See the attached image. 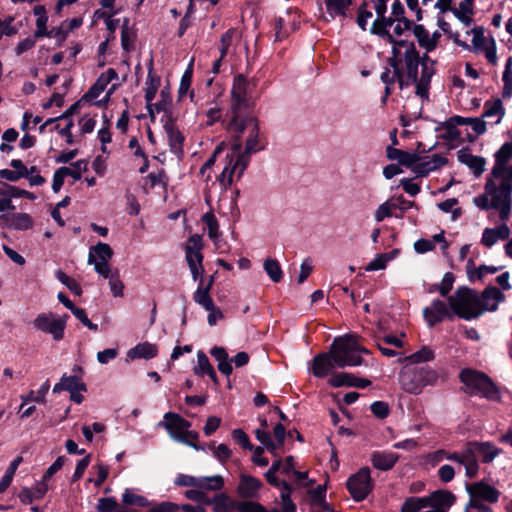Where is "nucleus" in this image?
Listing matches in <instances>:
<instances>
[{
    "instance_id": "obj_43",
    "label": "nucleus",
    "mask_w": 512,
    "mask_h": 512,
    "mask_svg": "<svg viewBox=\"0 0 512 512\" xmlns=\"http://www.w3.org/2000/svg\"><path fill=\"white\" fill-rule=\"evenodd\" d=\"M113 255L111 247L106 243H98L91 248L88 255V263L91 264L95 261L108 262Z\"/></svg>"
},
{
    "instance_id": "obj_19",
    "label": "nucleus",
    "mask_w": 512,
    "mask_h": 512,
    "mask_svg": "<svg viewBox=\"0 0 512 512\" xmlns=\"http://www.w3.org/2000/svg\"><path fill=\"white\" fill-rule=\"evenodd\" d=\"M421 65V75L418 77L416 74V80H412L416 84V94L421 98L428 99L429 87L432 76L435 74V62L428 56L419 60Z\"/></svg>"
},
{
    "instance_id": "obj_42",
    "label": "nucleus",
    "mask_w": 512,
    "mask_h": 512,
    "mask_svg": "<svg viewBox=\"0 0 512 512\" xmlns=\"http://www.w3.org/2000/svg\"><path fill=\"white\" fill-rule=\"evenodd\" d=\"M50 389L49 380H46L37 391L30 390L28 394L21 395L20 399L22 401L20 405V410L24 408V406L29 402H37V403H45L46 395Z\"/></svg>"
},
{
    "instance_id": "obj_61",
    "label": "nucleus",
    "mask_w": 512,
    "mask_h": 512,
    "mask_svg": "<svg viewBox=\"0 0 512 512\" xmlns=\"http://www.w3.org/2000/svg\"><path fill=\"white\" fill-rule=\"evenodd\" d=\"M107 86L108 85L104 82V80L98 77L96 82L92 85L84 97L89 100L97 99L101 93L104 92Z\"/></svg>"
},
{
    "instance_id": "obj_17",
    "label": "nucleus",
    "mask_w": 512,
    "mask_h": 512,
    "mask_svg": "<svg viewBox=\"0 0 512 512\" xmlns=\"http://www.w3.org/2000/svg\"><path fill=\"white\" fill-rule=\"evenodd\" d=\"M210 354L218 362L219 371L226 376H229L233 371L231 362H234L236 367H243L249 362V355L246 352H239L230 360L228 353L223 347H213L210 350Z\"/></svg>"
},
{
    "instance_id": "obj_32",
    "label": "nucleus",
    "mask_w": 512,
    "mask_h": 512,
    "mask_svg": "<svg viewBox=\"0 0 512 512\" xmlns=\"http://www.w3.org/2000/svg\"><path fill=\"white\" fill-rule=\"evenodd\" d=\"M335 363L330 355L322 353L314 357L312 362V372L315 377L323 378L334 368Z\"/></svg>"
},
{
    "instance_id": "obj_48",
    "label": "nucleus",
    "mask_w": 512,
    "mask_h": 512,
    "mask_svg": "<svg viewBox=\"0 0 512 512\" xmlns=\"http://www.w3.org/2000/svg\"><path fill=\"white\" fill-rule=\"evenodd\" d=\"M22 461L23 458L21 456H18L10 463L8 469L6 470L4 476L0 481V493H3L10 486L14 474Z\"/></svg>"
},
{
    "instance_id": "obj_54",
    "label": "nucleus",
    "mask_w": 512,
    "mask_h": 512,
    "mask_svg": "<svg viewBox=\"0 0 512 512\" xmlns=\"http://www.w3.org/2000/svg\"><path fill=\"white\" fill-rule=\"evenodd\" d=\"M62 172L66 177L70 176L74 180H80L82 172L87 169V163L84 160H78L72 164V167H61Z\"/></svg>"
},
{
    "instance_id": "obj_5",
    "label": "nucleus",
    "mask_w": 512,
    "mask_h": 512,
    "mask_svg": "<svg viewBox=\"0 0 512 512\" xmlns=\"http://www.w3.org/2000/svg\"><path fill=\"white\" fill-rule=\"evenodd\" d=\"M438 373L427 366L405 365L399 374L401 388L410 394H419L428 385L436 384Z\"/></svg>"
},
{
    "instance_id": "obj_51",
    "label": "nucleus",
    "mask_w": 512,
    "mask_h": 512,
    "mask_svg": "<svg viewBox=\"0 0 512 512\" xmlns=\"http://www.w3.org/2000/svg\"><path fill=\"white\" fill-rule=\"evenodd\" d=\"M171 106V97L168 91L165 89L160 92V99L156 103L152 102L153 113L164 112L163 119H166L167 115H171L169 109Z\"/></svg>"
},
{
    "instance_id": "obj_21",
    "label": "nucleus",
    "mask_w": 512,
    "mask_h": 512,
    "mask_svg": "<svg viewBox=\"0 0 512 512\" xmlns=\"http://www.w3.org/2000/svg\"><path fill=\"white\" fill-rule=\"evenodd\" d=\"M423 315L429 326H434L446 318L451 319L453 313L449 305L442 300L436 299L432 301L430 306L424 308Z\"/></svg>"
},
{
    "instance_id": "obj_3",
    "label": "nucleus",
    "mask_w": 512,
    "mask_h": 512,
    "mask_svg": "<svg viewBox=\"0 0 512 512\" xmlns=\"http://www.w3.org/2000/svg\"><path fill=\"white\" fill-rule=\"evenodd\" d=\"M226 130L233 143L242 144V153L251 155L264 150L266 142L260 133L258 120L252 114L240 117H230L226 120Z\"/></svg>"
},
{
    "instance_id": "obj_20",
    "label": "nucleus",
    "mask_w": 512,
    "mask_h": 512,
    "mask_svg": "<svg viewBox=\"0 0 512 512\" xmlns=\"http://www.w3.org/2000/svg\"><path fill=\"white\" fill-rule=\"evenodd\" d=\"M512 159V142L504 143L495 153V163L492 168L493 176H508L512 178V165L509 161Z\"/></svg>"
},
{
    "instance_id": "obj_55",
    "label": "nucleus",
    "mask_w": 512,
    "mask_h": 512,
    "mask_svg": "<svg viewBox=\"0 0 512 512\" xmlns=\"http://www.w3.org/2000/svg\"><path fill=\"white\" fill-rule=\"evenodd\" d=\"M232 506L237 512H265V508L252 501H232Z\"/></svg>"
},
{
    "instance_id": "obj_37",
    "label": "nucleus",
    "mask_w": 512,
    "mask_h": 512,
    "mask_svg": "<svg viewBox=\"0 0 512 512\" xmlns=\"http://www.w3.org/2000/svg\"><path fill=\"white\" fill-rule=\"evenodd\" d=\"M387 157L390 160L397 161L399 164L413 169L414 164L419 160L417 153H409L397 148L388 147Z\"/></svg>"
},
{
    "instance_id": "obj_14",
    "label": "nucleus",
    "mask_w": 512,
    "mask_h": 512,
    "mask_svg": "<svg viewBox=\"0 0 512 512\" xmlns=\"http://www.w3.org/2000/svg\"><path fill=\"white\" fill-rule=\"evenodd\" d=\"M68 315L55 317L52 313H41L33 321L34 327L42 332L51 334L56 341L62 340Z\"/></svg>"
},
{
    "instance_id": "obj_38",
    "label": "nucleus",
    "mask_w": 512,
    "mask_h": 512,
    "mask_svg": "<svg viewBox=\"0 0 512 512\" xmlns=\"http://www.w3.org/2000/svg\"><path fill=\"white\" fill-rule=\"evenodd\" d=\"M145 85V100L147 104V109L149 114L153 116L152 102L158 91L160 85V78L152 73V69L149 70Z\"/></svg>"
},
{
    "instance_id": "obj_63",
    "label": "nucleus",
    "mask_w": 512,
    "mask_h": 512,
    "mask_svg": "<svg viewBox=\"0 0 512 512\" xmlns=\"http://www.w3.org/2000/svg\"><path fill=\"white\" fill-rule=\"evenodd\" d=\"M71 312L88 329L92 331L98 330V325L90 321L84 309L75 307Z\"/></svg>"
},
{
    "instance_id": "obj_2",
    "label": "nucleus",
    "mask_w": 512,
    "mask_h": 512,
    "mask_svg": "<svg viewBox=\"0 0 512 512\" xmlns=\"http://www.w3.org/2000/svg\"><path fill=\"white\" fill-rule=\"evenodd\" d=\"M488 180L485 192L473 199L474 204L483 210L495 209L499 211L501 222H506L512 208V178L508 176H493Z\"/></svg>"
},
{
    "instance_id": "obj_30",
    "label": "nucleus",
    "mask_w": 512,
    "mask_h": 512,
    "mask_svg": "<svg viewBox=\"0 0 512 512\" xmlns=\"http://www.w3.org/2000/svg\"><path fill=\"white\" fill-rule=\"evenodd\" d=\"M202 239L199 235L195 234L189 238V243L185 248L186 261L189 267L200 266L203 261L201 253Z\"/></svg>"
},
{
    "instance_id": "obj_29",
    "label": "nucleus",
    "mask_w": 512,
    "mask_h": 512,
    "mask_svg": "<svg viewBox=\"0 0 512 512\" xmlns=\"http://www.w3.org/2000/svg\"><path fill=\"white\" fill-rule=\"evenodd\" d=\"M510 228L505 222L494 228H485L482 233L481 243L485 247H492L500 240H507L510 237Z\"/></svg>"
},
{
    "instance_id": "obj_27",
    "label": "nucleus",
    "mask_w": 512,
    "mask_h": 512,
    "mask_svg": "<svg viewBox=\"0 0 512 512\" xmlns=\"http://www.w3.org/2000/svg\"><path fill=\"white\" fill-rule=\"evenodd\" d=\"M505 295L496 287H487L481 295H478L481 314L484 311H495L498 304L504 301Z\"/></svg>"
},
{
    "instance_id": "obj_26",
    "label": "nucleus",
    "mask_w": 512,
    "mask_h": 512,
    "mask_svg": "<svg viewBox=\"0 0 512 512\" xmlns=\"http://www.w3.org/2000/svg\"><path fill=\"white\" fill-rule=\"evenodd\" d=\"M33 226V220L27 213H11L0 215V227L15 230H28Z\"/></svg>"
},
{
    "instance_id": "obj_7",
    "label": "nucleus",
    "mask_w": 512,
    "mask_h": 512,
    "mask_svg": "<svg viewBox=\"0 0 512 512\" xmlns=\"http://www.w3.org/2000/svg\"><path fill=\"white\" fill-rule=\"evenodd\" d=\"M249 162L250 157L242 153V144L233 143L225 155L222 172L217 177L220 185L225 189L230 187L235 176L240 178L243 175Z\"/></svg>"
},
{
    "instance_id": "obj_6",
    "label": "nucleus",
    "mask_w": 512,
    "mask_h": 512,
    "mask_svg": "<svg viewBox=\"0 0 512 512\" xmlns=\"http://www.w3.org/2000/svg\"><path fill=\"white\" fill-rule=\"evenodd\" d=\"M460 380L469 395H479L488 400H498L500 393L494 382L483 372L473 369H463Z\"/></svg>"
},
{
    "instance_id": "obj_64",
    "label": "nucleus",
    "mask_w": 512,
    "mask_h": 512,
    "mask_svg": "<svg viewBox=\"0 0 512 512\" xmlns=\"http://www.w3.org/2000/svg\"><path fill=\"white\" fill-rule=\"evenodd\" d=\"M472 33V44L474 48H484L486 38L484 36V29L482 27H475L471 30Z\"/></svg>"
},
{
    "instance_id": "obj_11",
    "label": "nucleus",
    "mask_w": 512,
    "mask_h": 512,
    "mask_svg": "<svg viewBox=\"0 0 512 512\" xmlns=\"http://www.w3.org/2000/svg\"><path fill=\"white\" fill-rule=\"evenodd\" d=\"M412 22L407 18L392 19V17L376 19L371 27V32L385 39L392 44H397L401 40H396L395 37H400L404 32L411 29Z\"/></svg>"
},
{
    "instance_id": "obj_25",
    "label": "nucleus",
    "mask_w": 512,
    "mask_h": 512,
    "mask_svg": "<svg viewBox=\"0 0 512 512\" xmlns=\"http://www.w3.org/2000/svg\"><path fill=\"white\" fill-rule=\"evenodd\" d=\"M505 116V108L501 99L487 100L483 106L481 118L487 122V125L499 124Z\"/></svg>"
},
{
    "instance_id": "obj_46",
    "label": "nucleus",
    "mask_w": 512,
    "mask_h": 512,
    "mask_svg": "<svg viewBox=\"0 0 512 512\" xmlns=\"http://www.w3.org/2000/svg\"><path fill=\"white\" fill-rule=\"evenodd\" d=\"M202 221L207 227L209 238L213 240L216 248H220L218 243L220 241L219 225L216 217L212 213H206L203 215Z\"/></svg>"
},
{
    "instance_id": "obj_34",
    "label": "nucleus",
    "mask_w": 512,
    "mask_h": 512,
    "mask_svg": "<svg viewBox=\"0 0 512 512\" xmlns=\"http://www.w3.org/2000/svg\"><path fill=\"white\" fill-rule=\"evenodd\" d=\"M213 284V277L210 278L208 284L204 286L203 279L200 280L197 290L194 293V301L202 306L205 310L213 309L214 302L210 296V289Z\"/></svg>"
},
{
    "instance_id": "obj_1",
    "label": "nucleus",
    "mask_w": 512,
    "mask_h": 512,
    "mask_svg": "<svg viewBox=\"0 0 512 512\" xmlns=\"http://www.w3.org/2000/svg\"><path fill=\"white\" fill-rule=\"evenodd\" d=\"M402 61L405 63L408 79L416 80L417 68L419 67V53L413 42L400 41L394 44L392 56L389 59L391 68H385L380 75L381 81L385 84L383 103L386 102L387 97L393 92L396 82H398L400 89L405 85L404 75L399 68Z\"/></svg>"
},
{
    "instance_id": "obj_28",
    "label": "nucleus",
    "mask_w": 512,
    "mask_h": 512,
    "mask_svg": "<svg viewBox=\"0 0 512 512\" xmlns=\"http://www.w3.org/2000/svg\"><path fill=\"white\" fill-rule=\"evenodd\" d=\"M413 34L416 37L419 46L425 49L426 52L433 51L441 38V33L439 31H435L430 34L429 31L421 24L413 27Z\"/></svg>"
},
{
    "instance_id": "obj_16",
    "label": "nucleus",
    "mask_w": 512,
    "mask_h": 512,
    "mask_svg": "<svg viewBox=\"0 0 512 512\" xmlns=\"http://www.w3.org/2000/svg\"><path fill=\"white\" fill-rule=\"evenodd\" d=\"M352 0H323L319 7V18L329 23L335 19L343 20L348 17Z\"/></svg>"
},
{
    "instance_id": "obj_57",
    "label": "nucleus",
    "mask_w": 512,
    "mask_h": 512,
    "mask_svg": "<svg viewBox=\"0 0 512 512\" xmlns=\"http://www.w3.org/2000/svg\"><path fill=\"white\" fill-rule=\"evenodd\" d=\"M63 382L65 390L69 391L70 394L76 391H85L86 387L84 383L80 381L77 376H66L63 375Z\"/></svg>"
},
{
    "instance_id": "obj_22",
    "label": "nucleus",
    "mask_w": 512,
    "mask_h": 512,
    "mask_svg": "<svg viewBox=\"0 0 512 512\" xmlns=\"http://www.w3.org/2000/svg\"><path fill=\"white\" fill-rule=\"evenodd\" d=\"M447 163L446 158L439 154H433L421 158L414 164L412 171L419 177H426L430 172L435 171Z\"/></svg>"
},
{
    "instance_id": "obj_9",
    "label": "nucleus",
    "mask_w": 512,
    "mask_h": 512,
    "mask_svg": "<svg viewBox=\"0 0 512 512\" xmlns=\"http://www.w3.org/2000/svg\"><path fill=\"white\" fill-rule=\"evenodd\" d=\"M448 302L452 313L459 318L470 320L481 315L478 294L469 288H458L448 297Z\"/></svg>"
},
{
    "instance_id": "obj_41",
    "label": "nucleus",
    "mask_w": 512,
    "mask_h": 512,
    "mask_svg": "<svg viewBox=\"0 0 512 512\" xmlns=\"http://www.w3.org/2000/svg\"><path fill=\"white\" fill-rule=\"evenodd\" d=\"M33 12L37 16L35 37H51L53 31L47 30L48 16L45 7L37 5L34 7Z\"/></svg>"
},
{
    "instance_id": "obj_39",
    "label": "nucleus",
    "mask_w": 512,
    "mask_h": 512,
    "mask_svg": "<svg viewBox=\"0 0 512 512\" xmlns=\"http://www.w3.org/2000/svg\"><path fill=\"white\" fill-rule=\"evenodd\" d=\"M194 373L200 376L207 375L215 384L218 383L216 372L203 351L197 353V365L194 367Z\"/></svg>"
},
{
    "instance_id": "obj_47",
    "label": "nucleus",
    "mask_w": 512,
    "mask_h": 512,
    "mask_svg": "<svg viewBox=\"0 0 512 512\" xmlns=\"http://www.w3.org/2000/svg\"><path fill=\"white\" fill-rule=\"evenodd\" d=\"M397 207H399V204L393 200H387L380 204L374 213L375 221L379 223L382 222L385 218L393 216L394 210H396Z\"/></svg>"
},
{
    "instance_id": "obj_59",
    "label": "nucleus",
    "mask_w": 512,
    "mask_h": 512,
    "mask_svg": "<svg viewBox=\"0 0 512 512\" xmlns=\"http://www.w3.org/2000/svg\"><path fill=\"white\" fill-rule=\"evenodd\" d=\"M192 83V69L188 68L182 75L178 95L182 99L189 91Z\"/></svg>"
},
{
    "instance_id": "obj_10",
    "label": "nucleus",
    "mask_w": 512,
    "mask_h": 512,
    "mask_svg": "<svg viewBox=\"0 0 512 512\" xmlns=\"http://www.w3.org/2000/svg\"><path fill=\"white\" fill-rule=\"evenodd\" d=\"M158 426L165 428L172 439L187 445L194 446L193 442L198 439V433L189 430L190 422L174 412L165 413Z\"/></svg>"
},
{
    "instance_id": "obj_62",
    "label": "nucleus",
    "mask_w": 512,
    "mask_h": 512,
    "mask_svg": "<svg viewBox=\"0 0 512 512\" xmlns=\"http://www.w3.org/2000/svg\"><path fill=\"white\" fill-rule=\"evenodd\" d=\"M185 497L189 500L199 502V503H205V504L211 503L210 498L205 493H203L202 490H198L195 487H191V489L187 490L185 492Z\"/></svg>"
},
{
    "instance_id": "obj_15",
    "label": "nucleus",
    "mask_w": 512,
    "mask_h": 512,
    "mask_svg": "<svg viewBox=\"0 0 512 512\" xmlns=\"http://www.w3.org/2000/svg\"><path fill=\"white\" fill-rule=\"evenodd\" d=\"M445 459L458 463L465 468V475L468 478H474L479 472V463L477 458L472 454L466 443L460 452L439 451Z\"/></svg>"
},
{
    "instance_id": "obj_52",
    "label": "nucleus",
    "mask_w": 512,
    "mask_h": 512,
    "mask_svg": "<svg viewBox=\"0 0 512 512\" xmlns=\"http://www.w3.org/2000/svg\"><path fill=\"white\" fill-rule=\"evenodd\" d=\"M434 353L428 347H423L421 350L406 356L403 362H409L410 364L423 363L433 360Z\"/></svg>"
},
{
    "instance_id": "obj_53",
    "label": "nucleus",
    "mask_w": 512,
    "mask_h": 512,
    "mask_svg": "<svg viewBox=\"0 0 512 512\" xmlns=\"http://www.w3.org/2000/svg\"><path fill=\"white\" fill-rule=\"evenodd\" d=\"M55 276L57 280L64 284L71 292L76 295H81L82 289L74 278L68 276L62 270H57Z\"/></svg>"
},
{
    "instance_id": "obj_45",
    "label": "nucleus",
    "mask_w": 512,
    "mask_h": 512,
    "mask_svg": "<svg viewBox=\"0 0 512 512\" xmlns=\"http://www.w3.org/2000/svg\"><path fill=\"white\" fill-rule=\"evenodd\" d=\"M122 503L125 507H147L149 502L147 498L135 493L132 489H125L122 494Z\"/></svg>"
},
{
    "instance_id": "obj_13",
    "label": "nucleus",
    "mask_w": 512,
    "mask_h": 512,
    "mask_svg": "<svg viewBox=\"0 0 512 512\" xmlns=\"http://www.w3.org/2000/svg\"><path fill=\"white\" fill-rule=\"evenodd\" d=\"M374 486L368 467L361 468L357 473L349 477L347 489L355 501L364 500Z\"/></svg>"
},
{
    "instance_id": "obj_33",
    "label": "nucleus",
    "mask_w": 512,
    "mask_h": 512,
    "mask_svg": "<svg viewBox=\"0 0 512 512\" xmlns=\"http://www.w3.org/2000/svg\"><path fill=\"white\" fill-rule=\"evenodd\" d=\"M262 483L257 478L250 475H241L238 485V493L243 498L256 497Z\"/></svg>"
},
{
    "instance_id": "obj_12",
    "label": "nucleus",
    "mask_w": 512,
    "mask_h": 512,
    "mask_svg": "<svg viewBox=\"0 0 512 512\" xmlns=\"http://www.w3.org/2000/svg\"><path fill=\"white\" fill-rule=\"evenodd\" d=\"M469 494V507L482 508L486 506L483 502L490 504L497 503L500 498V491L485 481H478L466 485Z\"/></svg>"
},
{
    "instance_id": "obj_58",
    "label": "nucleus",
    "mask_w": 512,
    "mask_h": 512,
    "mask_svg": "<svg viewBox=\"0 0 512 512\" xmlns=\"http://www.w3.org/2000/svg\"><path fill=\"white\" fill-rule=\"evenodd\" d=\"M354 376L350 373H337L329 379V384L333 387L352 386Z\"/></svg>"
},
{
    "instance_id": "obj_18",
    "label": "nucleus",
    "mask_w": 512,
    "mask_h": 512,
    "mask_svg": "<svg viewBox=\"0 0 512 512\" xmlns=\"http://www.w3.org/2000/svg\"><path fill=\"white\" fill-rule=\"evenodd\" d=\"M300 24V17L297 11L287 10L283 15L278 16L274 22V40L283 41L296 31Z\"/></svg>"
},
{
    "instance_id": "obj_40",
    "label": "nucleus",
    "mask_w": 512,
    "mask_h": 512,
    "mask_svg": "<svg viewBox=\"0 0 512 512\" xmlns=\"http://www.w3.org/2000/svg\"><path fill=\"white\" fill-rule=\"evenodd\" d=\"M224 485L223 478L219 475L210 477H196L194 487L202 490L207 495L209 491H218Z\"/></svg>"
},
{
    "instance_id": "obj_24",
    "label": "nucleus",
    "mask_w": 512,
    "mask_h": 512,
    "mask_svg": "<svg viewBox=\"0 0 512 512\" xmlns=\"http://www.w3.org/2000/svg\"><path fill=\"white\" fill-rule=\"evenodd\" d=\"M468 448L472 451V454L477 458V454L480 455L483 463H491L497 456L502 453V449L498 448L492 442H479L470 441L467 442Z\"/></svg>"
},
{
    "instance_id": "obj_23",
    "label": "nucleus",
    "mask_w": 512,
    "mask_h": 512,
    "mask_svg": "<svg viewBox=\"0 0 512 512\" xmlns=\"http://www.w3.org/2000/svg\"><path fill=\"white\" fill-rule=\"evenodd\" d=\"M164 131L167 134L170 150L175 155H180L183 152L184 137L176 127L172 115H167L166 119H162Z\"/></svg>"
},
{
    "instance_id": "obj_49",
    "label": "nucleus",
    "mask_w": 512,
    "mask_h": 512,
    "mask_svg": "<svg viewBox=\"0 0 512 512\" xmlns=\"http://www.w3.org/2000/svg\"><path fill=\"white\" fill-rule=\"evenodd\" d=\"M263 266L265 272L274 283H279L282 280L283 272L276 259H266Z\"/></svg>"
},
{
    "instance_id": "obj_4",
    "label": "nucleus",
    "mask_w": 512,
    "mask_h": 512,
    "mask_svg": "<svg viewBox=\"0 0 512 512\" xmlns=\"http://www.w3.org/2000/svg\"><path fill=\"white\" fill-rule=\"evenodd\" d=\"M330 353L335 365L342 368L361 365L360 354L369 351L359 344L356 335H345L333 341Z\"/></svg>"
},
{
    "instance_id": "obj_36",
    "label": "nucleus",
    "mask_w": 512,
    "mask_h": 512,
    "mask_svg": "<svg viewBox=\"0 0 512 512\" xmlns=\"http://www.w3.org/2000/svg\"><path fill=\"white\" fill-rule=\"evenodd\" d=\"M158 347L155 344L149 342H143L137 344L135 347L130 349L127 356L134 359H151L157 356Z\"/></svg>"
},
{
    "instance_id": "obj_50",
    "label": "nucleus",
    "mask_w": 512,
    "mask_h": 512,
    "mask_svg": "<svg viewBox=\"0 0 512 512\" xmlns=\"http://www.w3.org/2000/svg\"><path fill=\"white\" fill-rule=\"evenodd\" d=\"M98 512H132L122 507L118 502L111 497L100 498L97 504Z\"/></svg>"
},
{
    "instance_id": "obj_35",
    "label": "nucleus",
    "mask_w": 512,
    "mask_h": 512,
    "mask_svg": "<svg viewBox=\"0 0 512 512\" xmlns=\"http://www.w3.org/2000/svg\"><path fill=\"white\" fill-rule=\"evenodd\" d=\"M458 160L468 166L475 176H480L485 169V159L480 156L472 155L471 153L461 150L458 152Z\"/></svg>"
},
{
    "instance_id": "obj_44",
    "label": "nucleus",
    "mask_w": 512,
    "mask_h": 512,
    "mask_svg": "<svg viewBox=\"0 0 512 512\" xmlns=\"http://www.w3.org/2000/svg\"><path fill=\"white\" fill-rule=\"evenodd\" d=\"M432 494L427 497H409L402 505L401 512H419L431 505Z\"/></svg>"
},
{
    "instance_id": "obj_8",
    "label": "nucleus",
    "mask_w": 512,
    "mask_h": 512,
    "mask_svg": "<svg viewBox=\"0 0 512 512\" xmlns=\"http://www.w3.org/2000/svg\"><path fill=\"white\" fill-rule=\"evenodd\" d=\"M254 87V83L243 75L240 74L234 77L231 88L230 111L227 118L251 114L250 107Z\"/></svg>"
},
{
    "instance_id": "obj_60",
    "label": "nucleus",
    "mask_w": 512,
    "mask_h": 512,
    "mask_svg": "<svg viewBox=\"0 0 512 512\" xmlns=\"http://www.w3.org/2000/svg\"><path fill=\"white\" fill-rule=\"evenodd\" d=\"M390 260L391 256H389V254H379L366 266L365 269L366 271L382 270Z\"/></svg>"
},
{
    "instance_id": "obj_31",
    "label": "nucleus",
    "mask_w": 512,
    "mask_h": 512,
    "mask_svg": "<svg viewBox=\"0 0 512 512\" xmlns=\"http://www.w3.org/2000/svg\"><path fill=\"white\" fill-rule=\"evenodd\" d=\"M398 459L399 455L391 451H375L371 455L372 465L382 471L390 470Z\"/></svg>"
},
{
    "instance_id": "obj_56",
    "label": "nucleus",
    "mask_w": 512,
    "mask_h": 512,
    "mask_svg": "<svg viewBox=\"0 0 512 512\" xmlns=\"http://www.w3.org/2000/svg\"><path fill=\"white\" fill-rule=\"evenodd\" d=\"M235 35H236V30L229 29L221 36L220 45H219V51H220L221 58H225L226 55L228 54Z\"/></svg>"
}]
</instances>
